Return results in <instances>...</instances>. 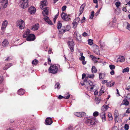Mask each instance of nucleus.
I'll return each instance as SVG.
<instances>
[{
    "label": "nucleus",
    "mask_w": 130,
    "mask_h": 130,
    "mask_svg": "<svg viewBox=\"0 0 130 130\" xmlns=\"http://www.w3.org/2000/svg\"><path fill=\"white\" fill-rule=\"evenodd\" d=\"M28 0H20V7L24 9L28 6Z\"/></svg>",
    "instance_id": "1"
},
{
    "label": "nucleus",
    "mask_w": 130,
    "mask_h": 130,
    "mask_svg": "<svg viewBox=\"0 0 130 130\" xmlns=\"http://www.w3.org/2000/svg\"><path fill=\"white\" fill-rule=\"evenodd\" d=\"M58 68L57 66L52 65L50 66L48 69L50 73L55 74L58 71Z\"/></svg>",
    "instance_id": "2"
},
{
    "label": "nucleus",
    "mask_w": 130,
    "mask_h": 130,
    "mask_svg": "<svg viewBox=\"0 0 130 130\" xmlns=\"http://www.w3.org/2000/svg\"><path fill=\"white\" fill-rule=\"evenodd\" d=\"M70 28V27L69 25H67L62 27L61 30H59V33L62 34L65 31H69Z\"/></svg>",
    "instance_id": "3"
},
{
    "label": "nucleus",
    "mask_w": 130,
    "mask_h": 130,
    "mask_svg": "<svg viewBox=\"0 0 130 130\" xmlns=\"http://www.w3.org/2000/svg\"><path fill=\"white\" fill-rule=\"evenodd\" d=\"M17 25L21 29H24L25 27V23L23 20H20L17 21Z\"/></svg>",
    "instance_id": "4"
},
{
    "label": "nucleus",
    "mask_w": 130,
    "mask_h": 130,
    "mask_svg": "<svg viewBox=\"0 0 130 130\" xmlns=\"http://www.w3.org/2000/svg\"><path fill=\"white\" fill-rule=\"evenodd\" d=\"M80 20V18L79 17H77L73 21L72 24L73 25V28H75L76 27Z\"/></svg>",
    "instance_id": "5"
},
{
    "label": "nucleus",
    "mask_w": 130,
    "mask_h": 130,
    "mask_svg": "<svg viewBox=\"0 0 130 130\" xmlns=\"http://www.w3.org/2000/svg\"><path fill=\"white\" fill-rule=\"evenodd\" d=\"M69 47L70 49L72 52H73L74 51V44L73 40L69 41L68 42Z\"/></svg>",
    "instance_id": "6"
},
{
    "label": "nucleus",
    "mask_w": 130,
    "mask_h": 130,
    "mask_svg": "<svg viewBox=\"0 0 130 130\" xmlns=\"http://www.w3.org/2000/svg\"><path fill=\"white\" fill-rule=\"evenodd\" d=\"M47 5V1L46 0H44L41 2L40 8L42 9H45L47 7L46 6Z\"/></svg>",
    "instance_id": "7"
},
{
    "label": "nucleus",
    "mask_w": 130,
    "mask_h": 130,
    "mask_svg": "<svg viewBox=\"0 0 130 130\" xmlns=\"http://www.w3.org/2000/svg\"><path fill=\"white\" fill-rule=\"evenodd\" d=\"M35 39V35L33 34H30L27 36L26 40L28 41H34Z\"/></svg>",
    "instance_id": "8"
},
{
    "label": "nucleus",
    "mask_w": 130,
    "mask_h": 130,
    "mask_svg": "<svg viewBox=\"0 0 130 130\" xmlns=\"http://www.w3.org/2000/svg\"><path fill=\"white\" fill-rule=\"evenodd\" d=\"M61 16L62 18L64 21H67L69 20L70 18L64 13L62 12Z\"/></svg>",
    "instance_id": "9"
},
{
    "label": "nucleus",
    "mask_w": 130,
    "mask_h": 130,
    "mask_svg": "<svg viewBox=\"0 0 130 130\" xmlns=\"http://www.w3.org/2000/svg\"><path fill=\"white\" fill-rule=\"evenodd\" d=\"M0 3L1 5L4 8H6L8 4V0H0Z\"/></svg>",
    "instance_id": "10"
},
{
    "label": "nucleus",
    "mask_w": 130,
    "mask_h": 130,
    "mask_svg": "<svg viewBox=\"0 0 130 130\" xmlns=\"http://www.w3.org/2000/svg\"><path fill=\"white\" fill-rule=\"evenodd\" d=\"M53 122L51 118L49 117L46 118V119L45 124L46 125H50Z\"/></svg>",
    "instance_id": "11"
},
{
    "label": "nucleus",
    "mask_w": 130,
    "mask_h": 130,
    "mask_svg": "<svg viewBox=\"0 0 130 130\" xmlns=\"http://www.w3.org/2000/svg\"><path fill=\"white\" fill-rule=\"evenodd\" d=\"M74 114L77 116L79 117H83L86 115V113L84 112H77L75 113Z\"/></svg>",
    "instance_id": "12"
},
{
    "label": "nucleus",
    "mask_w": 130,
    "mask_h": 130,
    "mask_svg": "<svg viewBox=\"0 0 130 130\" xmlns=\"http://www.w3.org/2000/svg\"><path fill=\"white\" fill-rule=\"evenodd\" d=\"M29 12L31 14H34L36 12V9L35 7L31 6L28 10Z\"/></svg>",
    "instance_id": "13"
},
{
    "label": "nucleus",
    "mask_w": 130,
    "mask_h": 130,
    "mask_svg": "<svg viewBox=\"0 0 130 130\" xmlns=\"http://www.w3.org/2000/svg\"><path fill=\"white\" fill-rule=\"evenodd\" d=\"M7 21L6 20H5L3 22L1 27V30H2L3 31L5 30L7 26Z\"/></svg>",
    "instance_id": "14"
},
{
    "label": "nucleus",
    "mask_w": 130,
    "mask_h": 130,
    "mask_svg": "<svg viewBox=\"0 0 130 130\" xmlns=\"http://www.w3.org/2000/svg\"><path fill=\"white\" fill-rule=\"evenodd\" d=\"M39 27V24L37 23L33 25L31 28V30H37Z\"/></svg>",
    "instance_id": "15"
},
{
    "label": "nucleus",
    "mask_w": 130,
    "mask_h": 130,
    "mask_svg": "<svg viewBox=\"0 0 130 130\" xmlns=\"http://www.w3.org/2000/svg\"><path fill=\"white\" fill-rule=\"evenodd\" d=\"M100 116L102 119V121L104 122L106 120L105 113V112H103L100 114Z\"/></svg>",
    "instance_id": "16"
},
{
    "label": "nucleus",
    "mask_w": 130,
    "mask_h": 130,
    "mask_svg": "<svg viewBox=\"0 0 130 130\" xmlns=\"http://www.w3.org/2000/svg\"><path fill=\"white\" fill-rule=\"evenodd\" d=\"M99 47L98 46H96L93 47V51L94 53L98 55L100 54L99 50Z\"/></svg>",
    "instance_id": "17"
},
{
    "label": "nucleus",
    "mask_w": 130,
    "mask_h": 130,
    "mask_svg": "<svg viewBox=\"0 0 130 130\" xmlns=\"http://www.w3.org/2000/svg\"><path fill=\"white\" fill-rule=\"evenodd\" d=\"M85 5L84 4L82 5L80 8L79 9V15L81 14L83 12L84 8L85 6Z\"/></svg>",
    "instance_id": "18"
},
{
    "label": "nucleus",
    "mask_w": 130,
    "mask_h": 130,
    "mask_svg": "<svg viewBox=\"0 0 130 130\" xmlns=\"http://www.w3.org/2000/svg\"><path fill=\"white\" fill-rule=\"evenodd\" d=\"M44 20L48 24L51 25H53V23L52 22L49 20V18L47 16L46 17L44 18Z\"/></svg>",
    "instance_id": "19"
},
{
    "label": "nucleus",
    "mask_w": 130,
    "mask_h": 130,
    "mask_svg": "<svg viewBox=\"0 0 130 130\" xmlns=\"http://www.w3.org/2000/svg\"><path fill=\"white\" fill-rule=\"evenodd\" d=\"M47 7H46L45 8L44 10L42 11V13L43 15L46 17L48 14V11L47 10Z\"/></svg>",
    "instance_id": "20"
},
{
    "label": "nucleus",
    "mask_w": 130,
    "mask_h": 130,
    "mask_svg": "<svg viewBox=\"0 0 130 130\" xmlns=\"http://www.w3.org/2000/svg\"><path fill=\"white\" fill-rule=\"evenodd\" d=\"M25 93L24 90L22 89H19L18 91V93L20 95H23Z\"/></svg>",
    "instance_id": "21"
},
{
    "label": "nucleus",
    "mask_w": 130,
    "mask_h": 130,
    "mask_svg": "<svg viewBox=\"0 0 130 130\" xmlns=\"http://www.w3.org/2000/svg\"><path fill=\"white\" fill-rule=\"evenodd\" d=\"M125 60V58L123 56H120L117 59L118 62H123Z\"/></svg>",
    "instance_id": "22"
},
{
    "label": "nucleus",
    "mask_w": 130,
    "mask_h": 130,
    "mask_svg": "<svg viewBox=\"0 0 130 130\" xmlns=\"http://www.w3.org/2000/svg\"><path fill=\"white\" fill-rule=\"evenodd\" d=\"M9 44V42L8 40L6 39H5L3 42L2 44V45L4 46H7Z\"/></svg>",
    "instance_id": "23"
},
{
    "label": "nucleus",
    "mask_w": 130,
    "mask_h": 130,
    "mask_svg": "<svg viewBox=\"0 0 130 130\" xmlns=\"http://www.w3.org/2000/svg\"><path fill=\"white\" fill-rule=\"evenodd\" d=\"M89 84L90 86L91 87L90 88V91H92V90L94 88V87L95 86L94 85H93V83L91 81H89Z\"/></svg>",
    "instance_id": "24"
},
{
    "label": "nucleus",
    "mask_w": 130,
    "mask_h": 130,
    "mask_svg": "<svg viewBox=\"0 0 130 130\" xmlns=\"http://www.w3.org/2000/svg\"><path fill=\"white\" fill-rule=\"evenodd\" d=\"M119 114L117 110H116L115 111V120L116 121L117 120V118L119 116Z\"/></svg>",
    "instance_id": "25"
},
{
    "label": "nucleus",
    "mask_w": 130,
    "mask_h": 130,
    "mask_svg": "<svg viewBox=\"0 0 130 130\" xmlns=\"http://www.w3.org/2000/svg\"><path fill=\"white\" fill-rule=\"evenodd\" d=\"M70 97V95L68 94L67 96L64 97L61 95H59L58 98L60 99H61L62 98H64L66 99H68Z\"/></svg>",
    "instance_id": "26"
},
{
    "label": "nucleus",
    "mask_w": 130,
    "mask_h": 130,
    "mask_svg": "<svg viewBox=\"0 0 130 130\" xmlns=\"http://www.w3.org/2000/svg\"><path fill=\"white\" fill-rule=\"evenodd\" d=\"M90 57L92 58V59L93 60V61L95 62H95L98 63H100V62H101V61H98L97 60V58L95 57L93 55H91Z\"/></svg>",
    "instance_id": "27"
},
{
    "label": "nucleus",
    "mask_w": 130,
    "mask_h": 130,
    "mask_svg": "<svg viewBox=\"0 0 130 130\" xmlns=\"http://www.w3.org/2000/svg\"><path fill=\"white\" fill-rule=\"evenodd\" d=\"M115 84V82H113L111 83V82H109L106 84L107 86L109 87H110L113 86Z\"/></svg>",
    "instance_id": "28"
},
{
    "label": "nucleus",
    "mask_w": 130,
    "mask_h": 130,
    "mask_svg": "<svg viewBox=\"0 0 130 130\" xmlns=\"http://www.w3.org/2000/svg\"><path fill=\"white\" fill-rule=\"evenodd\" d=\"M12 66V64L11 63H8L3 68V69L4 70H7Z\"/></svg>",
    "instance_id": "29"
},
{
    "label": "nucleus",
    "mask_w": 130,
    "mask_h": 130,
    "mask_svg": "<svg viewBox=\"0 0 130 130\" xmlns=\"http://www.w3.org/2000/svg\"><path fill=\"white\" fill-rule=\"evenodd\" d=\"M62 24L60 21H59L58 22L57 24V28L59 30H61V29H60L61 27L62 26Z\"/></svg>",
    "instance_id": "30"
},
{
    "label": "nucleus",
    "mask_w": 130,
    "mask_h": 130,
    "mask_svg": "<svg viewBox=\"0 0 130 130\" xmlns=\"http://www.w3.org/2000/svg\"><path fill=\"white\" fill-rule=\"evenodd\" d=\"M105 74L104 73H99V78L100 79H103L105 77Z\"/></svg>",
    "instance_id": "31"
},
{
    "label": "nucleus",
    "mask_w": 130,
    "mask_h": 130,
    "mask_svg": "<svg viewBox=\"0 0 130 130\" xmlns=\"http://www.w3.org/2000/svg\"><path fill=\"white\" fill-rule=\"evenodd\" d=\"M95 120L94 118H92L90 119V125L95 124Z\"/></svg>",
    "instance_id": "32"
},
{
    "label": "nucleus",
    "mask_w": 130,
    "mask_h": 130,
    "mask_svg": "<svg viewBox=\"0 0 130 130\" xmlns=\"http://www.w3.org/2000/svg\"><path fill=\"white\" fill-rule=\"evenodd\" d=\"M92 72V73H96L97 71V70L94 66H93L91 69Z\"/></svg>",
    "instance_id": "33"
},
{
    "label": "nucleus",
    "mask_w": 130,
    "mask_h": 130,
    "mask_svg": "<svg viewBox=\"0 0 130 130\" xmlns=\"http://www.w3.org/2000/svg\"><path fill=\"white\" fill-rule=\"evenodd\" d=\"M123 105L127 106L129 104V102L126 99H124L123 101Z\"/></svg>",
    "instance_id": "34"
},
{
    "label": "nucleus",
    "mask_w": 130,
    "mask_h": 130,
    "mask_svg": "<svg viewBox=\"0 0 130 130\" xmlns=\"http://www.w3.org/2000/svg\"><path fill=\"white\" fill-rule=\"evenodd\" d=\"M80 35H79V33L77 32L76 31L75 32H74V38H76L78 36H79Z\"/></svg>",
    "instance_id": "35"
},
{
    "label": "nucleus",
    "mask_w": 130,
    "mask_h": 130,
    "mask_svg": "<svg viewBox=\"0 0 130 130\" xmlns=\"http://www.w3.org/2000/svg\"><path fill=\"white\" fill-rule=\"evenodd\" d=\"M76 40L78 41L79 42H80L82 41V39L81 36L80 35L79 36H78L77 38H76Z\"/></svg>",
    "instance_id": "36"
},
{
    "label": "nucleus",
    "mask_w": 130,
    "mask_h": 130,
    "mask_svg": "<svg viewBox=\"0 0 130 130\" xmlns=\"http://www.w3.org/2000/svg\"><path fill=\"white\" fill-rule=\"evenodd\" d=\"M129 71V68L128 67L124 69L122 71V72L124 73L128 72Z\"/></svg>",
    "instance_id": "37"
},
{
    "label": "nucleus",
    "mask_w": 130,
    "mask_h": 130,
    "mask_svg": "<svg viewBox=\"0 0 130 130\" xmlns=\"http://www.w3.org/2000/svg\"><path fill=\"white\" fill-rule=\"evenodd\" d=\"M88 43L90 45H92L93 43V40H92L89 39L88 40Z\"/></svg>",
    "instance_id": "38"
},
{
    "label": "nucleus",
    "mask_w": 130,
    "mask_h": 130,
    "mask_svg": "<svg viewBox=\"0 0 130 130\" xmlns=\"http://www.w3.org/2000/svg\"><path fill=\"white\" fill-rule=\"evenodd\" d=\"M94 11H92V12L90 18L91 19H92L93 18V17L94 16Z\"/></svg>",
    "instance_id": "39"
},
{
    "label": "nucleus",
    "mask_w": 130,
    "mask_h": 130,
    "mask_svg": "<svg viewBox=\"0 0 130 130\" xmlns=\"http://www.w3.org/2000/svg\"><path fill=\"white\" fill-rule=\"evenodd\" d=\"M94 74H89L88 75V76L87 77H86V78H88V77H89L90 78H93L94 77Z\"/></svg>",
    "instance_id": "40"
},
{
    "label": "nucleus",
    "mask_w": 130,
    "mask_h": 130,
    "mask_svg": "<svg viewBox=\"0 0 130 130\" xmlns=\"http://www.w3.org/2000/svg\"><path fill=\"white\" fill-rule=\"evenodd\" d=\"M38 62V61L36 59H35L32 61V63L33 64H36Z\"/></svg>",
    "instance_id": "41"
},
{
    "label": "nucleus",
    "mask_w": 130,
    "mask_h": 130,
    "mask_svg": "<svg viewBox=\"0 0 130 130\" xmlns=\"http://www.w3.org/2000/svg\"><path fill=\"white\" fill-rule=\"evenodd\" d=\"M109 67L111 70L114 69L115 68V66L112 64L110 65Z\"/></svg>",
    "instance_id": "42"
},
{
    "label": "nucleus",
    "mask_w": 130,
    "mask_h": 130,
    "mask_svg": "<svg viewBox=\"0 0 130 130\" xmlns=\"http://www.w3.org/2000/svg\"><path fill=\"white\" fill-rule=\"evenodd\" d=\"M99 112L97 111H95L93 113V115L95 117H96L98 116Z\"/></svg>",
    "instance_id": "43"
},
{
    "label": "nucleus",
    "mask_w": 130,
    "mask_h": 130,
    "mask_svg": "<svg viewBox=\"0 0 130 130\" xmlns=\"http://www.w3.org/2000/svg\"><path fill=\"white\" fill-rule=\"evenodd\" d=\"M116 6L117 7L121 5V3L120 2H117L115 4Z\"/></svg>",
    "instance_id": "44"
},
{
    "label": "nucleus",
    "mask_w": 130,
    "mask_h": 130,
    "mask_svg": "<svg viewBox=\"0 0 130 130\" xmlns=\"http://www.w3.org/2000/svg\"><path fill=\"white\" fill-rule=\"evenodd\" d=\"M30 32V30L28 29H27V30L24 33L28 35L29 33Z\"/></svg>",
    "instance_id": "45"
},
{
    "label": "nucleus",
    "mask_w": 130,
    "mask_h": 130,
    "mask_svg": "<svg viewBox=\"0 0 130 130\" xmlns=\"http://www.w3.org/2000/svg\"><path fill=\"white\" fill-rule=\"evenodd\" d=\"M129 126L127 124H126L124 126V128L126 130H127L129 129Z\"/></svg>",
    "instance_id": "46"
},
{
    "label": "nucleus",
    "mask_w": 130,
    "mask_h": 130,
    "mask_svg": "<svg viewBox=\"0 0 130 130\" xmlns=\"http://www.w3.org/2000/svg\"><path fill=\"white\" fill-rule=\"evenodd\" d=\"M126 28L128 30H130V24L128 23H127V25Z\"/></svg>",
    "instance_id": "47"
},
{
    "label": "nucleus",
    "mask_w": 130,
    "mask_h": 130,
    "mask_svg": "<svg viewBox=\"0 0 130 130\" xmlns=\"http://www.w3.org/2000/svg\"><path fill=\"white\" fill-rule=\"evenodd\" d=\"M60 84L59 83H57V84L55 85V88H57L58 89H59L58 88V87L59 86Z\"/></svg>",
    "instance_id": "48"
},
{
    "label": "nucleus",
    "mask_w": 130,
    "mask_h": 130,
    "mask_svg": "<svg viewBox=\"0 0 130 130\" xmlns=\"http://www.w3.org/2000/svg\"><path fill=\"white\" fill-rule=\"evenodd\" d=\"M90 119H88L86 121V123L89 125H90Z\"/></svg>",
    "instance_id": "49"
},
{
    "label": "nucleus",
    "mask_w": 130,
    "mask_h": 130,
    "mask_svg": "<svg viewBox=\"0 0 130 130\" xmlns=\"http://www.w3.org/2000/svg\"><path fill=\"white\" fill-rule=\"evenodd\" d=\"M67 8V6H63L62 8V11H64Z\"/></svg>",
    "instance_id": "50"
},
{
    "label": "nucleus",
    "mask_w": 130,
    "mask_h": 130,
    "mask_svg": "<svg viewBox=\"0 0 130 130\" xmlns=\"http://www.w3.org/2000/svg\"><path fill=\"white\" fill-rule=\"evenodd\" d=\"M112 130H118V128L116 126H114L112 128Z\"/></svg>",
    "instance_id": "51"
},
{
    "label": "nucleus",
    "mask_w": 130,
    "mask_h": 130,
    "mask_svg": "<svg viewBox=\"0 0 130 130\" xmlns=\"http://www.w3.org/2000/svg\"><path fill=\"white\" fill-rule=\"evenodd\" d=\"M85 57L83 56H82L79 58V59L80 60H85Z\"/></svg>",
    "instance_id": "52"
},
{
    "label": "nucleus",
    "mask_w": 130,
    "mask_h": 130,
    "mask_svg": "<svg viewBox=\"0 0 130 130\" xmlns=\"http://www.w3.org/2000/svg\"><path fill=\"white\" fill-rule=\"evenodd\" d=\"M58 14H57L55 16V17L54 19V22L55 23V22H56V19L58 17Z\"/></svg>",
    "instance_id": "53"
},
{
    "label": "nucleus",
    "mask_w": 130,
    "mask_h": 130,
    "mask_svg": "<svg viewBox=\"0 0 130 130\" xmlns=\"http://www.w3.org/2000/svg\"><path fill=\"white\" fill-rule=\"evenodd\" d=\"M48 63L49 64H51V60L50 58H48Z\"/></svg>",
    "instance_id": "54"
},
{
    "label": "nucleus",
    "mask_w": 130,
    "mask_h": 130,
    "mask_svg": "<svg viewBox=\"0 0 130 130\" xmlns=\"http://www.w3.org/2000/svg\"><path fill=\"white\" fill-rule=\"evenodd\" d=\"M96 103L97 104H99L100 102V100L98 98H96Z\"/></svg>",
    "instance_id": "55"
},
{
    "label": "nucleus",
    "mask_w": 130,
    "mask_h": 130,
    "mask_svg": "<svg viewBox=\"0 0 130 130\" xmlns=\"http://www.w3.org/2000/svg\"><path fill=\"white\" fill-rule=\"evenodd\" d=\"M86 76V74L85 73H83V74L82 75V79H84V78Z\"/></svg>",
    "instance_id": "56"
},
{
    "label": "nucleus",
    "mask_w": 130,
    "mask_h": 130,
    "mask_svg": "<svg viewBox=\"0 0 130 130\" xmlns=\"http://www.w3.org/2000/svg\"><path fill=\"white\" fill-rule=\"evenodd\" d=\"M107 80H105L103 81L102 82V84H104L106 83H107Z\"/></svg>",
    "instance_id": "57"
},
{
    "label": "nucleus",
    "mask_w": 130,
    "mask_h": 130,
    "mask_svg": "<svg viewBox=\"0 0 130 130\" xmlns=\"http://www.w3.org/2000/svg\"><path fill=\"white\" fill-rule=\"evenodd\" d=\"M98 93V91L97 90H95V91L94 94V95H97Z\"/></svg>",
    "instance_id": "58"
},
{
    "label": "nucleus",
    "mask_w": 130,
    "mask_h": 130,
    "mask_svg": "<svg viewBox=\"0 0 130 130\" xmlns=\"http://www.w3.org/2000/svg\"><path fill=\"white\" fill-rule=\"evenodd\" d=\"M105 108L104 107V105H103L102 107V108H101V110H102V111H106L105 110Z\"/></svg>",
    "instance_id": "59"
},
{
    "label": "nucleus",
    "mask_w": 130,
    "mask_h": 130,
    "mask_svg": "<svg viewBox=\"0 0 130 130\" xmlns=\"http://www.w3.org/2000/svg\"><path fill=\"white\" fill-rule=\"evenodd\" d=\"M3 80V77H0V83H1L2 82Z\"/></svg>",
    "instance_id": "60"
},
{
    "label": "nucleus",
    "mask_w": 130,
    "mask_h": 130,
    "mask_svg": "<svg viewBox=\"0 0 130 130\" xmlns=\"http://www.w3.org/2000/svg\"><path fill=\"white\" fill-rule=\"evenodd\" d=\"M126 112L128 113H130V109L129 108H128L126 111Z\"/></svg>",
    "instance_id": "61"
},
{
    "label": "nucleus",
    "mask_w": 130,
    "mask_h": 130,
    "mask_svg": "<svg viewBox=\"0 0 130 130\" xmlns=\"http://www.w3.org/2000/svg\"><path fill=\"white\" fill-rule=\"evenodd\" d=\"M87 35H88V34L86 32H84L82 34V35L84 37H85V36H87Z\"/></svg>",
    "instance_id": "62"
},
{
    "label": "nucleus",
    "mask_w": 130,
    "mask_h": 130,
    "mask_svg": "<svg viewBox=\"0 0 130 130\" xmlns=\"http://www.w3.org/2000/svg\"><path fill=\"white\" fill-rule=\"evenodd\" d=\"M110 73L111 75H113L115 74V72L113 70H112L111 71Z\"/></svg>",
    "instance_id": "63"
},
{
    "label": "nucleus",
    "mask_w": 130,
    "mask_h": 130,
    "mask_svg": "<svg viewBox=\"0 0 130 130\" xmlns=\"http://www.w3.org/2000/svg\"><path fill=\"white\" fill-rule=\"evenodd\" d=\"M103 87H102L101 88V90H100V93H101V92H102V93H104V90H103Z\"/></svg>",
    "instance_id": "64"
}]
</instances>
